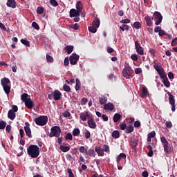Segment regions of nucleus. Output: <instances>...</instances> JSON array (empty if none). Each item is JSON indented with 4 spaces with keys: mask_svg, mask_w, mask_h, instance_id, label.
<instances>
[{
    "mask_svg": "<svg viewBox=\"0 0 177 177\" xmlns=\"http://www.w3.org/2000/svg\"><path fill=\"white\" fill-rule=\"evenodd\" d=\"M87 124L91 129H96V122L93 121V119L91 118L88 120Z\"/></svg>",
    "mask_w": 177,
    "mask_h": 177,
    "instance_id": "nucleus-17",
    "label": "nucleus"
},
{
    "mask_svg": "<svg viewBox=\"0 0 177 177\" xmlns=\"http://www.w3.org/2000/svg\"><path fill=\"white\" fill-rule=\"evenodd\" d=\"M70 17H80V15H81V12L78 10H75L74 8L71 9L70 12Z\"/></svg>",
    "mask_w": 177,
    "mask_h": 177,
    "instance_id": "nucleus-13",
    "label": "nucleus"
},
{
    "mask_svg": "<svg viewBox=\"0 0 177 177\" xmlns=\"http://www.w3.org/2000/svg\"><path fill=\"white\" fill-rule=\"evenodd\" d=\"M86 156H89L90 157H95L96 156V153L93 149H90L87 150L86 152Z\"/></svg>",
    "mask_w": 177,
    "mask_h": 177,
    "instance_id": "nucleus-24",
    "label": "nucleus"
},
{
    "mask_svg": "<svg viewBox=\"0 0 177 177\" xmlns=\"http://www.w3.org/2000/svg\"><path fill=\"white\" fill-rule=\"evenodd\" d=\"M133 73V70L129 66V64H124V68L122 70L123 77L126 78V80H129L131 77H132V73Z\"/></svg>",
    "mask_w": 177,
    "mask_h": 177,
    "instance_id": "nucleus-4",
    "label": "nucleus"
},
{
    "mask_svg": "<svg viewBox=\"0 0 177 177\" xmlns=\"http://www.w3.org/2000/svg\"><path fill=\"white\" fill-rule=\"evenodd\" d=\"M8 118L10 120H15V118H16V113L13 111V110L10 109L8 111Z\"/></svg>",
    "mask_w": 177,
    "mask_h": 177,
    "instance_id": "nucleus-20",
    "label": "nucleus"
},
{
    "mask_svg": "<svg viewBox=\"0 0 177 177\" xmlns=\"http://www.w3.org/2000/svg\"><path fill=\"white\" fill-rule=\"evenodd\" d=\"M59 149L62 151H63V153H67V151H70V147H67V146L61 145L59 147Z\"/></svg>",
    "mask_w": 177,
    "mask_h": 177,
    "instance_id": "nucleus-35",
    "label": "nucleus"
},
{
    "mask_svg": "<svg viewBox=\"0 0 177 177\" xmlns=\"http://www.w3.org/2000/svg\"><path fill=\"white\" fill-rule=\"evenodd\" d=\"M133 28H136V30H139L140 28H142L140 23V22H134Z\"/></svg>",
    "mask_w": 177,
    "mask_h": 177,
    "instance_id": "nucleus-42",
    "label": "nucleus"
},
{
    "mask_svg": "<svg viewBox=\"0 0 177 177\" xmlns=\"http://www.w3.org/2000/svg\"><path fill=\"white\" fill-rule=\"evenodd\" d=\"M167 95L169 96V104L171 106V111H175V97L169 91H167Z\"/></svg>",
    "mask_w": 177,
    "mask_h": 177,
    "instance_id": "nucleus-9",
    "label": "nucleus"
},
{
    "mask_svg": "<svg viewBox=\"0 0 177 177\" xmlns=\"http://www.w3.org/2000/svg\"><path fill=\"white\" fill-rule=\"evenodd\" d=\"M95 151L99 157H103V156H104V151H103V149L100 148V147H95Z\"/></svg>",
    "mask_w": 177,
    "mask_h": 177,
    "instance_id": "nucleus-19",
    "label": "nucleus"
},
{
    "mask_svg": "<svg viewBox=\"0 0 177 177\" xmlns=\"http://www.w3.org/2000/svg\"><path fill=\"white\" fill-rule=\"evenodd\" d=\"M104 110H108L109 111H113L114 110V104L111 102L105 104L104 106Z\"/></svg>",
    "mask_w": 177,
    "mask_h": 177,
    "instance_id": "nucleus-16",
    "label": "nucleus"
},
{
    "mask_svg": "<svg viewBox=\"0 0 177 177\" xmlns=\"http://www.w3.org/2000/svg\"><path fill=\"white\" fill-rule=\"evenodd\" d=\"M76 9L80 12H82V3L80 1L76 3Z\"/></svg>",
    "mask_w": 177,
    "mask_h": 177,
    "instance_id": "nucleus-31",
    "label": "nucleus"
},
{
    "mask_svg": "<svg viewBox=\"0 0 177 177\" xmlns=\"http://www.w3.org/2000/svg\"><path fill=\"white\" fill-rule=\"evenodd\" d=\"M81 89V82L80 79H76L75 90L80 91Z\"/></svg>",
    "mask_w": 177,
    "mask_h": 177,
    "instance_id": "nucleus-37",
    "label": "nucleus"
},
{
    "mask_svg": "<svg viewBox=\"0 0 177 177\" xmlns=\"http://www.w3.org/2000/svg\"><path fill=\"white\" fill-rule=\"evenodd\" d=\"M34 121L37 125L44 127V125H46V124L48 123V116L41 115L38 118H36L34 120Z\"/></svg>",
    "mask_w": 177,
    "mask_h": 177,
    "instance_id": "nucleus-6",
    "label": "nucleus"
},
{
    "mask_svg": "<svg viewBox=\"0 0 177 177\" xmlns=\"http://www.w3.org/2000/svg\"><path fill=\"white\" fill-rule=\"evenodd\" d=\"M25 105L28 109H32V107H34V102H32L31 98H29V100L25 102Z\"/></svg>",
    "mask_w": 177,
    "mask_h": 177,
    "instance_id": "nucleus-21",
    "label": "nucleus"
},
{
    "mask_svg": "<svg viewBox=\"0 0 177 177\" xmlns=\"http://www.w3.org/2000/svg\"><path fill=\"white\" fill-rule=\"evenodd\" d=\"M6 128V122L0 121V129H5Z\"/></svg>",
    "mask_w": 177,
    "mask_h": 177,
    "instance_id": "nucleus-47",
    "label": "nucleus"
},
{
    "mask_svg": "<svg viewBox=\"0 0 177 177\" xmlns=\"http://www.w3.org/2000/svg\"><path fill=\"white\" fill-rule=\"evenodd\" d=\"M145 20L146 21L147 26H148V27H151L152 24L151 19L150 18V17H145Z\"/></svg>",
    "mask_w": 177,
    "mask_h": 177,
    "instance_id": "nucleus-36",
    "label": "nucleus"
},
{
    "mask_svg": "<svg viewBox=\"0 0 177 177\" xmlns=\"http://www.w3.org/2000/svg\"><path fill=\"white\" fill-rule=\"evenodd\" d=\"M46 60L48 63H53V57L49 55H46Z\"/></svg>",
    "mask_w": 177,
    "mask_h": 177,
    "instance_id": "nucleus-51",
    "label": "nucleus"
},
{
    "mask_svg": "<svg viewBox=\"0 0 177 177\" xmlns=\"http://www.w3.org/2000/svg\"><path fill=\"white\" fill-rule=\"evenodd\" d=\"M100 104H106L107 103V97L102 96L99 97Z\"/></svg>",
    "mask_w": 177,
    "mask_h": 177,
    "instance_id": "nucleus-34",
    "label": "nucleus"
},
{
    "mask_svg": "<svg viewBox=\"0 0 177 177\" xmlns=\"http://www.w3.org/2000/svg\"><path fill=\"white\" fill-rule=\"evenodd\" d=\"M127 124L125 123H121L120 124V129L122 130V131H125V129H127Z\"/></svg>",
    "mask_w": 177,
    "mask_h": 177,
    "instance_id": "nucleus-57",
    "label": "nucleus"
},
{
    "mask_svg": "<svg viewBox=\"0 0 177 177\" xmlns=\"http://www.w3.org/2000/svg\"><path fill=\"white\" fill-rule=\"evenodd\" d=\"M154 68L155 70H156V71L159 74L160 77L161 78L162 80H165V78H167V73H165V71L164 70V68L162 66H160L157 61H154Z\"/></svg>",
    "mask_w": 177,
    "mask_h": 177,
    "instance_id": "nucleus-3",
    "label": "nucleus"
},
{
    "mask_svg": "<svg viewBox=\"0 0 177 177\" xmlns=\"http://www.w3.org/2000/svg\"><path fill=\"white\" fill-rule=\"evenodd\" d=\"M25 127H24V131L26 133V136H28L30 139L32 138V135H31V129H30V123L26 122L25 123Z\"/></svg>",
    "mask_w": 177,
    "mask_h": 177,
    "instance_id": "nucleus-12",
    "label": "nucleus"
},
{
    "mask_svg": "<svg viewBox=\"0 0 177 177\" xmlns=\"http://www.w3.org/2000/svg\"><path fill=\"white\" fill-rule=\"evenodd\" d=\"M41 149L35 145H31L27 148V153L31 158H37L39 157Z\"/></svg>",
    "mask_w": 177,
    "mask_h": 177,
    "instance_id": "nucleus-1",
    "label": "nucleus"
},
{
    "mask_svg": "<svg viewBox=\"0 0 177 177\" xmlns=\"http://www.w3.org/2000/svg\"><path fill=\"white\" fill-rule=\"evenodd\" d=\"M78 60H80V55L75 53H73L71 56L69 57V62L71 64H72L73 66H75Z\"/></svg>",
    "mask_w": 177,
    "mask_h": 177,
    "instance_id": "nucleus-10",
    "label": "nucleus"
},
{
    "mask_svg": "<svg viewBox=\"0 0 177 177\" xmlns=\"http://www.w3.org/2000/svg\"><path fill=\"white\" fill-rule=\"evenodd\" d=\"M97 28H95V26H88V31L90 32H92L93 34H95L96 31H97Z\"/></svg>",
    "mask_w": 177,
    "mask_h": 177,
    "instance_id": "nucleus-39",
    "label": "nucleus"
},
{
    "mask_svg": "<svg viewBox=\"0 0 177 177\" xmlns=\"http://www.w3.org/2000/svg\"><path fill=\"white\" fill-rule=\"evenodd\" d=\"M67 172L68 174H69L68 177H74V174L73 173V171L71 170V169H68Z\"/></svg>",
    "mask_w": 177,
    "mask_h": 177,
    "instance_id": "nucleus-62",
    "label": "nucleus"
},
{
    "mask_svg": "<svg viewBox=\"0 0 177 177\" xmlns=\"http://www.w3.org/2000/svg\"><path fill=\"white\" fill-rule=\"evenodd\" d=\"M74 50V46H66L65 47V50L68 55H70L73 53V50Z\"/></svg>",
    "mask_w": 177,
    "mask_h": 177,
    "instance_id": "nucleus-27",
    "label": "nucleus"
},
{
    "mask_svg": "<svg viewBox=\"0 0 177 177\" xmlns=\"http://www.w3.org/2000/svg\"><path fill=\"white\" fill-rule=\"evenodd\" d=\"M154 19L156 20V26H160V24H161V21H162V15L160 12L156 11L153 13V17H151V20Z\"/></svg>",
    "mask_w": 177,
    "mask_h": 177,
    "instance_id": "nucleus-8",
    "label": "nucleus"
},
{
    "mask_svg": "<svg viewBox=\"0 0 177 177\" xmlns=\"http://www.w3.org/2000/svg\"><path fill=\"white\" fill-rule=\"evenodd\" d=\"M103 147V151H105V153H110V147L108 145H104Z\"/></svg>",
    "mask_w": 177,
    "mask_h": 177,
    "instance_id": "nucleus-41",
    "label": "nucleus"
},
{
    "mask_svg": "<svg viewBox=\"0 0 177 177\" xmlns=\"http://www.w3.org/2000/svg\"><path fill=\"white\" fill-rule=\"evenodd\" d=\"M111 136L113 138V139H118V138H120V131L118 130L113 131L112 132Z\"/></svg>",
    "mask_w": 177,
    "mask_h": 177,
    "instance_id": "nucleus-30",
    "label": "nucleus"
},
{
    "mask_svg": "<svg viewBox=\"0 0 177 177\" xmlns=\"http://www.w3.org/2000/svg\"><path fill=\"white\" fill-rule=\"evenodd\" d=\"M135 48L138 55H140L141 56H143V55H145L143 48L139 45V42H138V41H135Z\"/></svg>",
    "mask_w": 177,
    "mask_h": 177,
    "instance_id": "nucleus-11",
    "label": "nucleus"
},
{
    "mask_svg": "<svg viewBox=\"0 0 177 177\" xmlns=\"http://www.w3.org/2000/svg\"><path fill=\"white\" fill-rule=\"evenodd\" d=\"M171 45V46H176V45H177V37L172 39Z\"/></svg>",
    "mask_w": 177,
    "mask_h": 177,
    "instance_id": "nucleus-60",
    "label": "nucleus"
},
{
    "mask_svg": "<svg viewBox=\"0 0 177 177\" xmlns=\"http://www.w3.org/2000/svg\"><path fill=\"white\" fill-rule=\"evenodd\" d=\"M30 98L28 97V94L27 93H23L21 95V100H22V102H24V103H25L26 102H27V100H30Z\"/></svg>",
    "mask_w": 177,
    "mask_h": 177,
    "instance_id": "nucleus-28",
    "label": "nucleus"
},
{
    "mask_svg": "<svg viewBox=\"0 0 177 177\" xmlns=\"http://www.w3.org/2000/svg\"><path fill=\"white\" fill-rule=\"evenodd\" d=\"M148 95H149V91L147 90V88L143 87L142 90L141 97H147Z\"/></svg>",
    "mask_w": 177,
    "mask_h": 177,
    "instance_id": "nucleus-26",
    "label": "nucleus"
},
{
    "mask_svg": "<svg viewBox=\"0 0 177 177\" xmlns=\"http://www.w3.org/2000/svg\"><path fill=\"white\" fill-rule=\"evenodd\" d=\"M120 23L122 24H129V23H131V20L129 19H122Z\"/></svg>",
    "mask_w": 177,
    "mask_h": 177,
    "instance_id": "nucleus-53",
    "label": "nucleus"
},
{
    "mask_svg": "<svg viewBox=\"0 0 177 177\" xmlns=\"http://www.w3.org/2000/svg\"><path fill=\"white\" fill-rule=\"evenodd\" d=\"M63 89L65 92H71V88H70L67 84H64Z\"/></svg>",
    "mask_w": 177,
    "mask_h": 177,
    "instance_id": "nucleus-44",
    "label": "nucleus"
},
{
    "mask_svg": "<svg viewBox=\"0 0 177 177\" xmlns=\"http://www.w3.org/2000/svg\"><path fill=\"white\" fill-rule=\"evenodd\" d=\"M66 140H73V135L71 133H68L65 136Z\"/></svg>",
    "mask_w": 177,
    "mask_h": 177,
    "instance_id": "nucleus-49",
    "label": "nucleus"
},
{
    "mask_svg": "<svg viewBox=\"0 0 177 177\" xmlns=\"http://www.w3.org/2000/svg\"><path fill=\"white\" fill-rule=\"evenodd\" d=\"M32 26L33 28H35V30H39V26L38 25V24H37V22H32Z\"/></svg>",
    "mask_w": 177,
    "mask_h": 177,
    "instance_id": "nucleus-59",
    "label": "nucleus"
},
{
    "mask_svg": "<svg viewBox=\"0 0 177 177\" xmlns=\"http://www.w3.org/2000/svg\"><path fill=\"white\" fill-rule=\"evenodd\" d=\"M100 26V19L99 18L95 17V19L93 21V26L95 27L96 28H99Z\"/></svg>",
    "mask_w": 177,
    "mask_h": 177,
    "instance_id": "nucleus-23",
    "label": "nucleus"
},
{
    "mask_svg": "<svg viewBox=\"0 0 177 177\" xmlns=\"http://www.w3.org/2000/svg\"><path fill=\"white\" fill-rule=\"evenodd\" d=\"M160 142L163 145L165 153L169 154V153H171V149H169V143H168V140H167V138H165V137L164 136L160 137Z\"/></svg>",
    "mask_w": 177,
    "mask_h": 177,
    "instance_id": "nucleus-7",
    "label": "nucleus"
},
{
    "mask_svg": "<svg viewBox=\"0 0 177 177\" xmlns=\"http://www.w3.org/2000/svg\"><path fill=\"white\" fill-rule=\"evenodd\" d=\"M54 100H60L62 98V93L59 90H55L53 93Z\"/></svg>",
    "mask_w": 177,
    "mask_h": 177,
    "instance_id": "nucleus-15",
    "label": "nucleus"
},
{
    "mask_svg": "<svg viewBox=\"0 0 177 177\" xmlns=\"http://www.w3.org/2000/svg\"><path fill=\"white\" fill-rule=\"evenodd\" d=\"M159 37H164V35H168V33H166L162 29L159 30L158 32Z\"/></svg>",
    "mask_w": 177,
    "mask_h": 177,
    "instance_id": "nucleus-52",
    "label": "nucleus"
},
{
    "mask_svg": "<svg viewBox=\"0 0 177 177\" xmlns=\"http://www.w3.org/2000/svg\"><path fill=\"white\" fill-rule=\"evenodd\" d=\"M62 116L65 118L71 117V113H70V112L68 111H65L64 113H62Z\"/></svg>",
    "mask_w": 177,
    "mask_h": 177,
    "instance_id": "nucleus-55",
    "label": "nucleus"
},
{
    "mask_svg": "<svg viewBox=\"0 0 177 177\" xmlns=\"http://www.w3.org/2000/svg\"><path fill=\"white\" fill-rule=\"evenodd\" d=\"M151 57H156V50L153 48H150L149 50Z\"/></svg>",
    "mask_w": 177,
    "mask_h": 177,
    "instance_id": "nucleus-54",
    "label": "nucleus"
},
{
    "mask_svg": "<svg viewBox=\"0 0 177 177\" xmlns=\"http://www.w3.org/2000/svg\"><path fill=\"white\" fill-rule=\"evenodd\" d=\"M80 103L82 106H85V104L88 103V99H86V97L82 98L80 101Z\"/></svg>",
    "mask_w": 177,
    "mask_h": 177,
    "instance_id": "nucleus-56",
    "label": "nucleus"
},
{
    "mask_svg": "<svg viewBox=\"0 0 177 177\" xmlns=\"http://www.w3.org/2000/svg\"><path fill=\"white\" fill-rule=\"evenodd\" d=\"M133 131V126L129 124L125 130V133H132V131Z\"/></svg>",
    "mask_w": 177,
    "mask_h": 177,
    "instance_id": "nucleus-32",
    "label": "nucleus"
},
{
    "mask_svg": "<svg viewBox=\"0 0 177 177\" xmlns=\"http://www.w3.org/2000/svg\"><path fill=\"white\" fill-rule=\"evenodd\" d=\"M50 4L51 5V6H54V7L59 6V3H57L56 0H50Z\"/></svg>",
    "mask_w": 177,
    "mask_h": 177,
    "instance_id": "nucleus-48",
    "label": "nucleus"
},
{
    "mask_svg": "<svg viewBox=\"0 0 177 177\" xmlns=\"http://www.w3.org/2000/svg\"><path fill=\"white\" fill-rule=\"evenodd\" d=\"M42 13H44V8L38 7L37 8V15H42Z\"/></svg>",
    "mask_w": 177,
    "mask_h": 177,
    "instance_id": "nucleus-50",
    "label": "nucleus"
},
{
    "mask_svg": "<svg viewBox=\"0 0 177 177\" xmlns=\"http://www.w3.org/2000/svg\"><path fill=\"white\" fill-rule=\"evenodd\" d=\"M21 44H23V45H25L26 46H30V41L26 39H21Z\"/></svg>",
    "mask_w": 177,
    "mask_h": 177,
    "instance_id": "nucleus-46",
    "label": "nucleus"
},
{
    "mask_svg": "<svg viewBox=\"0 0 177 177\" xmlns=\"http://www.w3.org/2000/svg\"><path fill=\"white\" fill-rule=\"evenodd\" d=\"M138 140L131 139V140H130V144H131V145L133 149H135V148L136 147V146H138Z\"/></svg>",
    "mask_w": 177,
    "mask_h": 177,
    "instance_id": "nucleus-29",
    "label": "nucleus"
},
{
    "mask_svg": "<svg viewBox=\"0 0 177 177\" xmlns=\"http://www.w3.org/2000/svg\"><path fill=\"white\" fill-rule=\"evenodd\" d=\"M88 149H85V147L84 146H81L80 148H79V151L80 153H84V154H86V151H87Z\"/></svg>",
    "mask_w": 177,
    "mask_h": 177,
    "instance_id": "nucleus-45",
    "label": "nucleus"
},
{
    "mask_svg": "<svg viewBox=\"0 0 177 177\" xmlns=\"http://www.w3.org/2000/svg\"><path fill=\"white\" fill-rule=\"evenodd\" d=\"M147 149L149 150V152L147 153L148 157H153V147H151V145H148Z\"/></svg>",
    "mask_w": 177,
    "mask_h": 177,
    "instance_id": "nucleus-33",
    "label": "nucleus"
},
{
    "mask_svg": "<svg viewBox=\"0 0 177 177\" xmlns=\"http://www.w3.org/2000/svg\"><path fill=\"white\" fill-rule=\"evenodd\" d=\"M62 129L59 126H54L50 129V138H59Z\"/></svg>",
    "mask_w": 177,
    "mask_h": 177,
    "instance_id": "nucleus-5",
    "label": "nucleus"
},
{
    "mask_svg": "<svg viewBox=\"0 0 177 177\" xmlns=\"http://www.w3.org/2000/svg\"><path fill=\"white\" fill-rule=\"evenodd\" d=\"M148 136L153 139L156 136V131H151L148 134Z\"/></svg>",
    "mask_w": 177,
    "mask_h": 177,
    "instance_id": "nucleus-63",
    "label": "nucleus"
},
{
    "mask_svg": "<svg viewBox=\"0 0 177 177\" xmlns=\"http://www.w3.org/2000/svg\"><path fill=\"white\" fill-rule=\"evenodd\" d=\"M73 136H80V129L76 128L75 129L73 132H72Z\"/></svg>",
    "mask_w": 177,
    "mask_h": 177,
    "instance_id": "nucleus-40",
    "label": "nucleus"
},
{
    "mask_svg": "<svg viewBox=\"0 0 177 177\" xmlns=\"http://www.w3.org/2000/svg\"><path fill=\"white\" fill-rule=\"evenodd\" d=\"M84 136L86 139H89V138H91V132L89 131V130L86 131V132L84 133Z\"/></svg>",
    "mask_w": 177,
    "mask_h": 177,
    "instance_id": "nucleus-58",
    "label": "nucleus"
},
{
    "mask_svg": "<svg viewBox=\"0 0 177 177\" xmlns=\"http://www.w3.org/2000/svg\"><path fill=\"white\" fill-rule=\"evenodd\" d=\"M162 82L164 86H165L166 88H169V86H171V82H169L168 77L162 80Z\"/></svg>",
    "mask_w": 177,
    "mask_h": 177,
    "instance_id": "nucleus-25",
    "label": "nucleus"
},
{
    "mask_svg": "<svg viewBox=\"0 0 177 177\" xmlns=\"http://www.w3.org/2000/svg\"><path fill=\"white\" fill-rule=\"evenodd\" d=\"M121 118L120 113H115L113 115V122H118L119 120Z\"/></svg>",
    "mask_w": 177,
    "mask_h": 177,
    "instance_id": "nucleus-38",
    "label": "nucleus"
},
{
    "mask_svg": "<svg viewBox=\"0 0 177 177\" xmlns=\"http://www.w3.org/2000/svg\"><path fill=\"white\" fill-rule=\"evenodd\" d=\"M80 117L82 121H86L87 118H89L91 117V115L89 114V112L84 111V112H82L80 114Z\"/></svg>",
    "mask_w": 177,
    "mask_h": 177,
    "instance_id": "nucleus-14",
    "label": "nucleus"
},
{
    "mask_svg": "<svg viewBox=\"0 0 177 177\" xmlns=\"http://www.w3.org/2000/svg\"><path fill=\"white\" fill-rule=\"evenodd\" d=\"M12 110L14 113H17L19 108L17 107V105H12Z\"/></svg>",
    "mask_w": 177,
    "mask_h": 177,
    "instance_id": "nucleus-61",
    "label": "nucleus"
},
{
    "mask_svg": "<svg viewBox=\"0 0 177 177\" xmlns=\"http://www.w3.org/2000/svg\"><path fill=\"white\" fill-rule=\"evenodd\" d=\"M122 158H124L125 160L127 158V155L124 153H121L120 155L117 156L116 162L118 164H120V161H121Z\"/></svg>",
    "mask_w": 177,
    "mask_h": 177,
    "instance_id": "nucleus-22",
    "label": "nucleus"
},
{
    "mask_svg": "<svg viewBox=\"0 0 177 177\" xmlns=\"http://www.w3.org/2000/svg\"><path fill=\"white\" fill-rule=\"evenodd\" d=\"M120 28L122 30V31H124L126 30V31H128L129 30V26L127 24H123L122 26H120Z\"/></svg>",
    "mask_w": 177,
    "mask_h": 177,
    "instance_id": "nucleus-43",
    "label": "nucleus"
},
{
    "mask_svg": "<svg viewBox=\"0 0 177 177\" xmlns=\"http://www.w3.org/2000/svg\"><path fill=\"white\" fill-rule=\"evenodd\" d=\"M71 28H73V30H78V28H80V25L78 24H75L72 26Z\"/></svg>",
    "mask_w": 177,
    "mask_h": 177,
    "instance_id": "nucleus-64",
    "label": "nucleus"
},
{
    "mask_svg": "<svg viewBox=\"0 0 177 177\" xmlns=\"http://www.w3.org/2000/svg\"><path fill=\"white\" fill-rule=\"evenodd\" d=\"M8 8H12V9L16 8V1L15 0H8L6 3Z\"/></svg>",
    "mask_w": 177,
    "mask_h": 177,
    "instance_id": "nucleus-18",
    "label": "nucleus"
},
{
    "mask_svg": "<svg viewBox=\"0 0 177 177\" xmlns=\"http://www.w3.org/2000/svg\"><path fill=\"white\" fill-rule=\"evenodd\" d=\"M1 84L3 86L5 93L9 95V93H10V80L8 77H4L1 79Z\"/></svg>",
    "mask_w": 177,
    "mask_h": 177,
    "instance_id": "nucleus-2",
    "label": "nucleus"
}]
</instances>
